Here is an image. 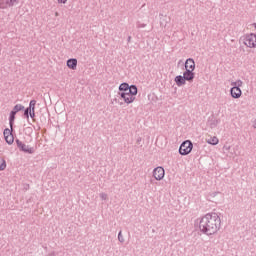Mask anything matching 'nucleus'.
<instances>
[{"label": "nucleus", "instance_id": "1", "mask_svg": "<svg viewBox=\"0 0 256 256\" xmlns=\"http://www.w3.org/2000/svg\"><path fill=\"white\" fill-rule=\"evenodd\" d=\"M221 216L215 212H209L203 216L198 217L194 225L195 227L207 237H213L221 231Z\"/></svg>", "mask_w": 256, "mask_h": 256}, {"label": "nucleus", "instance_id": "2", "mask_svg": "<svg viewBox=\"0 0 256 256\" xmlns=\"http://www.w3.org/2000/svg\"><path fill=\"white\" fill-rule=\"evenodd\" d=\"M118 95L123 99L126 105H131L135 101V96L137 95V86L131 85V90L127 92H118Z\"/></svg>", "mask_w": 256, "mask_h": 256}, {"label": "nucleus", "instance_id": "3", "mask_svg": "<svg viewBox=\"0 0 256 256\" xmlns=\"http://www.w3.org/2000/svg\"><path fill=\"white\" fill-rule=\"evenodd\" d=\"M232 88L230 89V95L232 99H239L243 95L241 87H243V81L238 79L235 82H231Z\"/></svg>", "mask_w": 256, "mask_h": 256}, {"label": "nucleus", "instance_id": "4", "mask_svg": "<svg viewBox=\"0 0 256 256\" xmlns=\"http://www.w3.org/2000/svg\"><path fill=\"white\" fill-rule=\"evenodd\" d=\"M242 43L245 45V47H248L249 49H256V34L255 33H249L245 34L241 37Z\"/></svg>", "mask_w": 256, "mask_h": 256}, {"label": "nucleus", "instance_id": "5", "mask_svg": "<svg viewBox=\"0 0 256 256\" xmlns=\"http://www.w3.org/2000/svg\"><path fill=\"white\" fill-rule=\"evenodd\" d=\"M193 151V142L191 140H185L179 147V153L183 156L189 155Z\"/></svg>", "mask_w": 256, "mask_h": 256}, {"label": "nucleus", "instance_id": "6", "mask_svg": "<svg viewBox=\"0 0 256 256\" xmlns=\"http://www.w3.org/2000/svg\"><path fill=\"white\" fill-rule=\"evenodd\" d=\"M16 145L23 153H29V155H33V153H35V149L33 147H29V145H26L19 139L16 140Z\"/></svg>", "mask_w": 256, "mask_h": 256}, {"label": "nucleus", "instance_id": "7", "mask_svg": "<svg viewBox=\"0 0 256 256\" xmlns=\"http://www.w3.org/2000/svg\"><path fill=\"white\" fill-rule=\"evenodd\" d=\"M153 177L156 181H161L165 177V169L161 166L154 168Z\"/></svg>", "mask_w": 256, "mask_h": 256}, {"label": "nucleus", "instance_id": "8", "mask_svg": "<svg viewBox=\"0 0 256 256\" xmlns=\"http://www.w3.org/2000/svg\"><path fill=\"white\" fill-rule=\"evenodd\" d=\"M19 3V0H0V9H9V7H15Z\"/></svg>", "mask_w": 256, "mask_h": 256}, {"label": "nucleus", "instance_id": "9", "mask_svg": "<svg viewBox=\"0 0 256 256\" xmlns=\"http://www.w3.org/2000/svg\"><path fill=\"white\" fill-rule=\"evenodd\" d=\"M185 70L195 71V60L188 58L184 63Z\"/></svg>", "mask_w": 256, "mask_h": 256}, {"label": "nucleus", "instance_id": "10", "mask_svg": "<svg viewBox=\"0 0 256 256\" xmlns=\"http://www.w3.org/2000/svg\"><path fill=\"white\" fill-rule=\"evenodd\" d=\"M67 68L72 69V71H75L77 69V59L76 58H70L66 62Z\"/></svg>", "mask_w": 256, "mask_h": 256}, {"label": "nucleus", "instance_id": "11", "mask_svg": "<svg viewBox=\"0 0 256 256\" xmlns=\"http://www.w3.org/2000/svg\"><path fill=\"white\" fill-rule=\"evenodd\" d=\"M193 71L194 70H185L183 73L185 81H193V79H195V73Z\"/></svg>", "mask_w": 256, "mask_h": 256}, {"label": "nucleus", "instance_id": "12", "mask_svg": "<svg viewBox=\"0 0 256 256\" xmlns=\"http://www.w3.org/2000/svg\"><path fill=\"white\" fill-rule=\"evenodd\" d=\"M35 105H37V100H31L28 107L31 119H35Z\"/></svg>", "mask_w": 256, "mask_h": 256}, {"label": "nucleus", "instance_id": "13", "mask_svg": "<svg viewBox=\"0 0 256 256\" xmlns=\"http://www.w3.org/2000/svg\"><path fill=\"white\" fill-rule=\"evenodd\" d=\"M174 81L178 87H183V85L186 83L184 76L181 75L176 76Z\"/></svg>", "mask_w": 256, "mask_h": 256}, {"label": "nucleus", "instance_id": "14", "mask_svg": "<svg viewBox=\"0 0 256 256\" xmlns=\"http://www.w3.org/2000/svg\"><path fill=\"white\" fill-rule=\"evenodd\" d=\"M131 90V86H129V84L127 83H121L119 85V93H127V91H130Z\"/></svg>", "mask_w": 256, "mask_h": 256}, {"label": "nucleus", "instance_id": "15", "mask_svg": "<svg viewBox=\"0 0 256 256\" xmlns=\"http://www.w3.org/2000/svg\"><path fill=\"white\" fill-rule=\"evenodd\" d=\"M15 115H17L15 112H10L9 115V125H10V129H13V123H15Z\"/></svg>", "mask_w": 256, "mask_h": 256}, {"label": "nucleus", "instance_id": "16", "mask_svg": "<svg viewBox=\"0 0 256 256\" xmlns=\"http://www.w3.org/2000/svg\"><path fill=\"white\" fill-rule=\"evenodd\" d=\"M208 145H219V138L217 136H214L207 140Z\"/></svg>", "mask_w": 256, "mask_h": 256}, {"label": "nucleus", "instance_id": "17", "mask_svg": "<svg viewBox=\"0 0 256 256\" xmlns=\"http://www.w3.org/2000/svg\"><path fill=\"white\" fill-rule=\"evenodd\" d=\"M23 109H25V106L24 105H21V104H16L14 107H13V110H12V113H19V111H23Z\"/></svg>", "mask_w": 256, "mask_h": 256}, {"label": "nucleus", "instance_id": "18", "mask_svg": "<svg viewBox=\"0 0 256 256\" xmlns=\"http://www.w3.org/2000/svg\"><path fill=\"white\" fill-rule=\"evenodd\" d=\"M4 139H5L6 143H8V145H13V141L15 140V139L13 138V134L10 135V136L4 137Z\"/></svg>", "mask_w": 256, "mask_h": 256}, {"label": "nucleus", "instance_id": "19", "mask_svg": "<svg viewBox=\"0 0 256 256\" xmlns=\"http://www.w3.org/2000/svg\"><path fill=\"white\" fill-rule=\"evenodd\" d=\"M136 27H137V29H145V27H147V24L143 23L141 21H137L136 22Z\"/></svg>", "mask_w": 256, "mask_h": 256}, {"label": "nucleus", "instance_id": "20", "mask_svg": "<svg viewBox=\"0 0 256 256\" xmlns=\"http://www.w3.org/2000/svg\"><path fill=\"white\" fill-rule=\"evenodd\" d=\"M12 131H13V129L11 130V128L4 129V132H3L4 137H9V136L13 135Z\"/></svg>", "mask_w": 256, "mask_h": 256}, {"label": "nucleus", "instance_id": "21", "mask_svg": "<svg viewBox=\"0 0 256 256\" xmlns=\"http://www.w3.org/2000/svg\"><path fill=\"white\" fill-rule=\"evenodd\" d=\"M5 169H7V162L5 159H2L0 164V171H5Z\"/></svg>", "mask_w": 256, "mask_h": 256}, {"label": "nucleus", "instance_id": "22", "mask_svg": "<svg viewBox=\"0 0 256 256\" xmlns=\"http://www.w3.org/2000/svg\"><path fill=\"white\" fill-rule=\"evenodd\" d=\"M118 241L119 243H125V238L123 237V231H119L118 233Z\"/></svg>", "mask_w": 256, "mask_h": 256}, {"label": "nucleus", "instance_id": "23", "mask_svg": "<svg viewBox=\"0 0 256 256\" xmlns=\"http://www.w3.org/2000/svg\"><path fill=\"white\" fill-rule=\"evenodd\" d=\"M100 199L102 201H107V199H108L107 194L105 192L100 193Z\"/></svg>", "mask_w": 256, "mask_h": 256}, {"label": "nucleus", "instance_id": "24", "mask_svg": "<svg viewBox=\"0 0 256 256\" xmlns=\"http://www.w3.org/2000/svg\"><path fill=\"white\" fill-rule=\"evenodd\" d=\"M222 149H223L224 153H229V151H231V146L224 145Z\"/></svg>", "mask_w": 256, "mask_h": 256}, {"label": "nucleus", "instance_id": "25", "mask_svg": "<svg viewBox=\"0 0 256 256\" xmlns=\"http://www.w3.org/2000/svg\"><path fill=\"white\" fill-rule=\"evenodd\" d=\"M24 115H25L26 119H29V115H31V110H29V108H26L24 111Z\"/></svg>", "mask_w": 256, "mask_h": 256}, {"label": "nucleus", "instance_id": "26", "mask_svg": "<svg viewBox=\"0 0 256 256\" xmlns=\"http://www.w3.org/2000/svg\"><path fill=\"white\" fill-rule=\"evenodd\" d=\"M58 3H62L63 5H65V3H67V0H57Z\"/></svg>", "mask_w": 256, "mask_h": 256}, {"label": "nucleus", "instance_id": "27", "mask_svg": "<svg viewBox=\"0 0 256 256\" xmlns=\"http://www.w3.org/2000/svg\"><path fill=\"white\" fill-rule=\"evenodd\" d=\"M55 17H59V12H56V13H55Z\"/></svg>", "mask_w": 256, "mask_h": 256}, {"label": "nucleus", "instance_id": "28", "mask_svg": "<svg viewBox=\"0 0 256 256\" xmlns=\"http://www.w3.org/2000/svg\"><path fill=\"white\" fill-rule=\"evenodd\" d=\"M131 41V36L128 37V43Z\"/></svg>", "mask_w": 256, "mask_h": 256}, {"label": "nucleus", "instance_id": "29", "mask_svg": "<svg viewBox=\"0 0 256 256\" xmlns=\"http://www.w3.org/2000/svg\"><path fill=\"white\" fill-rule=\"evenodd\" d=\"M178 63L181 64V60Z\"/></svg>", "mask_w": 256, "mask_h": 256}]
</instances>
